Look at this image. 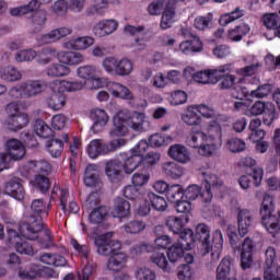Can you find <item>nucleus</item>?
Segmentation results:
<instances>
[{
	"mask_svg": "<svg viewBox=\"0 0 280 280\" xmlns=\"http://www.w3.org/2000/svg\"><path fill=\"white\" fill-rule=\"evenodd\" d=\"M195 107L201 117L212 120L207 127L192 130L187 138V145L197 150L200 156H213L222 148V124L229 121V118L222 115L215 116V109L206 104L195 105Z\"/></svg>",
	"mask_w": 280,
	"mask_h": 280,
	"instance_id": "nucleus-1",
	"label": "nucleus"
},
{
	"mask_svg": "<svg viewBox=\"0 0 280 280\" xmlns=\"http://www.w3.org/2000/svg\"><path fill=\"white\" fill-rule=\"evenodd\" d=\"M96 253L103 257H110L107 261L108 270L119 272L126 268L128 264V255L121 250V242L113 240V232H107L94 237Z\"/></svg>",
	"mask_w": 280,
	"mask_h": 280,
	"instance_id": "nucleus-2",
	"label": "nucleus"
},
{
	"mask_svg": "<svg viewBox=\"0 0 280 280\" xmlns=\"http://www.w3.org/2000/svg\"><path fill=\"white\" fill-rule=\"evenodd\" d=\"M129 128L135 132H145L150 128L148 117L143 112L120 110L113 119V128L109 130L110 139L114 137H126Z\"/></svg>",
	"mask_w": 280,
	"mask_h": 280,
	"instance_id": "nucleus-3",
	"label": "nucleus"
},
{
	"mask_svg": "<svg viewBox=\"0 0 280 280\" xmlns=\"http://www.w3.org/2000/svg\"><path fill=\"white\" fill-rule=\"evenodd\" d=\"M196 236L201 242L200 245V255H209L211 252V261L206 264L208 270H213L215 264L220 260V255H222V248L224 244V236L220 230L214 231L213 233V246H211L209 240L211 237V230L209 226L203 223H199L196 228Z\"/></svg>",
	"mask_w": 280,
	"mask_h": 280,
	"instance_id": "nucleus-4",
	"label": "nucleus"
},
{
	"mask_svg": "<svg viewBox=\"0 0 280 280\" xmlns=\"http://www.w3.org/2000/svg\"><path fill=\"white\" fill-rule=\"evenodd\" d=\"M52 94L46 98V104L51 110H62L67 104V96L62 93H75L86 86V81L54 80L48 84Z\"/></svg>",
	"mask_w": 280,
	"mask_h": 280,
	"instance_id": "nucleus-5",
	"label": "nucleus"
},
{
	"mask_svg": "<svg viewBox=\"0 0 280 280\" xmlns=\"http://www.w3.org/2000/svg\"><path fill=\"white\" fill-rule=\"evenodd\" d=\"M57 60L59 63H52L45 69L48 78H67V75H71L70 67L82 65L86 58L80 51L61 50L57 54Z\"/></svg>",
	"mask_w": 280,
	"mask_h": 280,
	"instance_id": "nucleus-6",
	"label": "nucleus"
},
{
	"mask_svg": "<svg viewBox=\"0 0 280 280\" xmlns=\"http://www.w3.org/2000/svg\"><path fill=\"white\" fill-rule=\"evenodd\" d=\"M31 209L33 211V214L28 217L26 223L20 224L19 231L20 235H22V237H25L26 240H38V234L40 233V231H43V229H45L43 218L39 215L40 213H45V211H47V208L45 207V201H43L42 199H36L32 202Z\"/></svg>",
	"mask_w": 280,
	"mask_h": 280,
	"instance_id": "nucleus-7",
	"label": "nucleus"
},
{
	"mask_svg": "<svg viewBox=\"0 0 280 280\" xmlns=\"http://www.w3.org/2000/svg\"><path fill=\"white\" fill-rule=\"evenodd\" d=\"M7 119L4 126L10 132H19L30 126V114L21 112V102L12 101L4 106Z\"/></svg>",
	"mask_w": 280,
	"mask_h": 280,
	"instance_id": "nucleus-8",
	"label": "nucleus"
},
{
	"mask_svg": "<svg viewBox=\"0 0 280 280\" xmlns=\"http://www.w3.org/2000/svg\"><path fill=\"white\" fill-rule=\"evenodd\" d=\"M4 148L7 152L0 153V172L10 170L13 161H23L26 154L25 144L19 139H9Z\"/></svg>",
	"mask_w": 280,
	"mask_h": 280,
	"instance_id": "nucleus-9",
	"label": "nucleus"
},
{
	"mask_svg": "<svg viewBox=\"0 0 280 280\" xmlns=\"http://www.w3.org/2000/svg\"><path fill=\"white\" fill-rule=\"evenodd\" d=\"M233 71H235L233 63H225L213 70L196 72L192 80L198 84H218L225 73H233Z\"/></svg>",
	"mask_w": 280,
	"mask_h": 280,
	"instance_id": "nucleus-10",
	"label": "nucleus"
},
{
	"mask_svg": "<svg viewBox=\"0 0 280 280\" xmlns=\"http://www.w3.org/2000/svg\"><path fill=\"white\" fill-rule=\"evenodd\" d=\"M246 117H257L264 115V124L266 126H271L272 121L277 119L275 104L268 102L264 103L257 101L252 107L245 110Z\"/></svg>",
	"mask_w": 280,
	"mask_h": 280,
	"instance_id": "nucleus-11",
	"label": "nucleus"
},
{
	"mask_svg": "<svg viewBox=\"0 0 280 280\" xmlns=\"http://www.w3.org/2000/svg\"><path fill=\"white\" fill-rule=\"evenodd\" d=\"M203 188L201 190V198L203 202H211L213 200V191H221L224 189V182L213 173L203 174Z\"/></svg>",
	"mask_w": 280,
	"mask_h": 280,
	"instance_id": "nucleus-12",
	"label": "nucleus"
},
{
	"mask_svg": "<svg viewBox=\"0 0 280 280\" xmlns=\"http://www.w3.org/2000/svg\"><path fill=\"white\" fill-rule=\"evenodd\" d=\"M119 30V21L115 19L101 20L93 26V34L97 38H106Z\"/></svg>",
	"mask_w": 280,
	"mask_h": 280,
	"instance_id": "nucleus-13",
	"label": "nucleus"
},
{
	"mask_svg": "<svg viewBox=\"0 0 280 280\" xmlns=\"http://www.w3.org/2000/svg\"><path fill=\"white\" fill-rule=\"evenodd\" d=\"M71 34H73V28H71V26H61L42 35L39 43H42V45H51V43H58V40L71 36Z\"/></svg>",
	"mask_w": 280,
	"mask_h": 280,
	"instance_id": "nucleus-14",
	"label": "nucleus"
},
{
	"mask_svg": "<svg viewBox=\"0 0 280 280\" xmlns=\"http://www.w3.org/2000/svg\"><path fill=\"white\" fill-rule=\"evenodd\" d=\"M95 38L91 36L73 37L61 44L63 49H69V51H84L94 45Z\"/></svg>",
	"mask_w": 280,
	"mask_h": 280,
	"instance_id": "nucleus-15",
	"label": "nucleus"
},
{
	"mask_svg": "<svg viewBox=\"0 0 280 280\" xmlns=\"http://www.w3.org/2000/svg\"><path fill=\"white\" fill-rule=\"evenodd\" d=\"M91 119L93 120V125L91 130L94 135H100V132L104 131L106 128L109 117L106 110L102 108H94L91 110Z\"/></svg>",
	"mask_w": 280,
	"mask_h": 280,
	"instance_id": "nucleus-16",
	"label": "nucleus"
},
{
	"mask_svg": "<svg viewBox=\"0 0 280 280\" xmlns=\"http://www.w3.org/2000/svg\"><path fill=\"white\" fill-rule=\"evenodd\" d=\"M254 224L255 218L253 217V212L247 209L240 210L237 215V229L241 237L248 235Z\"/></svg>",
	"mask_w": 280,
	"mask_h": 280,
	"instance_id": "nucleus-17",
	"label": "nucleus"
},
{
	"mask_svg": "<svg viewBox=\"0 0 280 280\" xmlns=\"http://www.w3.org/2000/svg\"><path fill=\"white\" fill-rule=\"evenodd\" d=\"M167 154L170 159H173V161H176V163H180L182 165L191 163V152L183 144L171 145Z\"/></svg>",
	"mask_w": 280,
	"mask_h": 280,
	"instance_id": "nucleus-18",
	"label": "nucleus"
},
{
	"mask_svg": "<svg viewBox=\"0 0 280 280\" xmlns=\"http://www.w3.org/2000/svg\"><path fill=\"white\" fill-rule=\"evenodd\" d=\"M24 86V96L25 100H32L33 97H38L45 93V81L43 80H27L22 82Z\"/></svg>",
	"mask_w": 280,
	"mask_h": 280,
	"instance_id": "nucleus-19",
	"label": "nucleus"
},
{
	"mask_svg": "<svg viewBox=\"0 0 280 280\" xmlns=\"http://www.w3.org/2000/svg\"><path fill=\"white\" fill-rule=\"evenodd\" d=\"M255 248V243L253 238L246 237L242 243L241 248V266L243 270H248L253 266V249Z\"/></svg>",
	"mask_w": 280,
	"mask_h": 280,
	"instance_id": "nucleus-20",
	"label": "nucleus"
},
{
	"mask_svg": "<svg viewBox=\"0 0 280 280\" xmlns=\"http://www.w3.org/2000/svg\"><path fill=\"white\" fill-rule=\"evenodd\" d=\"M3 192L15 200H23V198H25V188H23V184H21V178L19 177L12 178L5 183Z\"/></svg>",
	"mask_w": 280,
	"mask_h": 280,
	"instance_id": "nucleus-21",
	"label": "nucleus"
},
{
	"mask_svg": "<svg viewBox=\"0 0 280 280\" xmlns=\"http://www.w3.org/2000/svg\"><path fill=\"white\" fill-rule=\"evenodd\" d=\"M202 50V40L196 35H191L189 39L182 42L178 46V51L185 56L198 54Z\"/></svg>",
	"mask_w": 280,
	"mask_h": 280,
	"instance_id": "nucleus-22",
	"label": "nucleus"
},
{
	"mask_svg": "<svg viewBox=\"0 0 280 280\" xmlns=\"http://www.w3.org/2000/svg\"><path fill=\"white\" fill-rule=\"evenodd\" d=\"M150 261L166 275L174 272V267L170 262V258L163 252H153L150 255Z\"/></svg>",
	"mask_w": 280,
	"mask_h": 280,
	"instance_id": "nucleus-23",
	"label": "nucleus"
},
{
	"mask_svg": "<svg viewBox=\"0 0 280 280\" xmlns=\"http://www.w3.org/2000/svg\"><path fill=\"white\" fill-rule=\"evenodd\" d=\"M233 275H235V262L231 257L223 258L217 267V279L231 280Z\"/></svg>",
	"mask_w": 280,
	"mask_h": 280,
	"instance_id": "nucleus-24",
	"label": "nucleus"
},
{
	"mask_svg": "<svg viewBox=\"0 0 280 280\" xmlns=\"http://www.w3.org/2000/svg\"><path fill=\"white\" fill-rule=\"evenodd\" d=\"M275 211V198L268 194H266L262 198V202L260 206V215H261V224H270L272 220V213Z\"/></svg>",
	"mask_w": 280,
	"mask_h": 280,
	"instance_id": "nucleus-25",
	"label": "nucleus"
},
{
	"mask_svg": "<svg viewBox=\"0 0 280 280\" xmlns=\"http://www.w3.org/2000/svg\"><path fill=\"white\" fill-rule=\"evenodd\" d=\"M245 61L247 62V66L237 69V75H242L243 78H250V75H255L259 69H261V63L258 61L257 57L253 55L247 56Z\"/></svg>",
	"mask_w": 280,
	"mask_h": 280,
	"instance_id": "nucleus-26",
	"label": "nucleus"
},
{
	"mask_svg": "<svg viewBox=\"0 0 280 280\" xmlns=\"http://www.w3.org/2000/svg\"><path fill=\"white\" fill-rule=\"evenodd\" d=\"M187 222H189V215H186L185 218L172 215L166 219L165 224L171 233L179 235V233H183Z\"/></svg>",
	"mask_w": 280,
	"mask_h": 280,
	"instance_id": "nucleus-27",
	"label": "nucleus"
},
{
	"mask_svg": "<svg viewBox=\"0 0 280 280\" xmlns=\"http://www.w3.org/2000/svg\"><path fill=\"white\" fill-rule=\"evenodd\" d=\"M119 163L125 174H132V172H135V170H137L141 163H143V158L132 154L126 158L122 155L121 160H119Z\"/></svg>",
	"mask_w": 280,
	"mask_h": 280,
	"instance_id": "nucleus-28",
	"label": "nucleus"
},
{
	"mask_svg": "<svg viewBox=\"0 0 280 280\" xmlns=\"http://www.w3.org/2000/svg\"><path fill=\"white\" fill-rule=\"evenodd\" d=\"M276 259L277 250L275 247L269 246L265 252L264 280H275V276H270V270H272Z\"/></svg>",
	"mask_w": 280,
	"mask_h": 280,
	"instance_id": "nucleus-29",
	"label": "nucleus"
},
{
	"mask_svg": "<svg viewBox=\"0 0 280 280\" xmlns=\"http://www.w3.org/2000/svg\"><path fill=\"white\" fill-rule=\"evenodd\" d=\"M0 78L4 82H19L23 79V73H21L19 68L9 65L0 69Z\"/></svg>",
	"mask_w": 280,
	"mask_h": 280,
	"instance_id": "nucleus-30",
	"label": "nucleus"
},
{
	"mask_svg": "<svg viewBox=\"0 0 280 280\" xmlns=\"http://www.w3.org/2000/svg\"><path fill=\"white\" fill-rule=\"evenodd\" d=\"M110 214L113 218H128L130 215V202L120 197L116 198Z\"/></svg>",
	"mask_w": 280,
	"mask_h": 280,
	"instance_id": "nucleus-31",
	"label": "nucleus"
},
{
	"mask_svg": "<svg viewBox=\"0 0 280 280\" xmlns=\"http://www.w3.org/2000/svg\"><path fill=\"white\" fill-rule=\"evenodd\" d=\"M182 121L186 124V126H200V124H202V118L198 115L196 105H189L186 108V113L182 114Z\"/></svg>",
	"mask_w": 280,
	"mask_h": 280,
	"instance_id": "nucleus-32",
	"label": "nucleus"
},
{
	"mask_svg": "<svg viewBox=\"0 0 280 280\" xmlns=\"http://www.w3.org/2000/svg\"><path fill=\"white\" fill-rule=\"evenodd\" d=\"M40 8V1L31 0L27 4L15 7L10 9L11 16H25V14H32Z\"/></svg>",
	"mask_w": 280,
	"mask_h": 280,
	"instance_id": "nucleus-33",
	"label": "nucleus"
},
{
	"mask_svg": "<svg viewBox=\"0 0 280 280\" xmlns=\"http://www.w3.org/2000/svg\"><path fill=\"white\" fill-rule=\"evenodd\" d=\"M174 23H176V9L173 2L162 12L160 27L161 30H170Z\"/></svg>",
	"mask_w": 280,
	"mask_h": 280,
	"instance_id": "nucleus-34",
	"label": "nucleus"
},
{
	"mask_svg": "<svg viewBox=\"0 0 280 280\" xmlns=\"http://www.w3.org/2000/svg\"><path fill=\"white\" fill-rule=\"evenodd\" d=\"M90 159H97L101 154H108L106 151V143L102 139H94L88 144L86 149Z\"/></svg>",
	"mask_w": 280,
	"mask_h": 280,
	"instance_id": "nucleus-35",
	"label": "nucleus"
},
{
	"mask_svg": "<svg viewBox=\"0 0 280 280\" xmlns=\"http://www.w3.org/2000/svg\"><path fill=\"white\" fill-rule=\"evenodd\" d=\"M173 3L174 0H153L149 3L147 12L150 16H161L163 11Z\"/></svg>",
	"mask_w": 280,
	"mask_h": 280,
	"instance_id": "nucleus-36",
	"label": "nucleus"
},
{
	"mask_svg": "<svg viewBox=\"0 0 280 280\" xmlns=\"http://www.w3.org/2000/svg\"><path fill=\"white\" fill-rule=\"evenodd\" d=\"M121 172H124V170L121 168V163L119 162V159L110 160L106 163L105 174L112 183L117 180V178L121 176Z\"/></svg>",
	"mask_w": 280,
	"mask_h": 280,
	"instance_id": "nucleus-37",
	"label": "nucleus"
},
{
	"mask_svg": "<svg viewBox=\"0 0 280 280\" xmlns=\"http://www.w3.org/2000/svg\"><path fill=\"white\" fill-rule=\"evenodd\" d=\"M84 185H86V187H97V185H100V171H97V165L90 164L86 166Z\"/></svg>",
	"mask_w": 280,
	"mask_h": 280,
	"instance_id": "nucleus-38",
	"label": "nucleus"
},
{
	"mask_svg": "<svg viewBox=\"0 0 280 280\" xmlns=\"http://www.w3.org/2000/svg\"><path fill=\"white\" fill-rule=\"evenodd\" d=\"M108 91L113 97H120V100H132V93L130 90L120 83H109Z\"/></svg>",
	"mask_w": 280,
	"mask_h": 280,
	"instance_id": "nucleus-39",
	"label": "nucleus"
},
{
	"mask_svg": "<svg viewBox=\"0 0 280 280\" xmlns=\"http://www.w3.org/2000/svg\"><path fill=\"white\" fill-rule=\"evenodd\" d=\"M162 170L166 176L173 178V180H178L185 174V168L175 162H166L162 165Z\"/></svg>",
	"mask_w": 280,
	"mask_h": 280,
	"instance_id": "nucleus-40",
	"label": "nucleus"
},
{
	"mask_svg": "<svg viewBox=\"0 0 280 280\" xmlns=\"http://www.w3.org/2000/svg\"><path fill=\"white\" fill-rule=\"evenodd\" d=\"M58 51L54 47H45L37 54V62L38 65H49L54 62L56 58H58Z\"/></svg>",
	"mask_w": 280,
	"mask_h": 280,
	"instance_id": "nucleus-41",
	"label": "nucleus"
},
{
	"mask_svg": "<svg viewBox=\"0 0 280 280\" xmlns=\"http://www.w3.org/2000/svg\"><path fill=\"white\" fill-rule=\"evenodd\" d=\"M262 23L267 30H273L275 36L280 38V22L277 13H267L262 16Z\"/></svg>",
	"mask_w": 280,
	"mask_h": 280,
	"instance_id": "nucleus-42",
	"label": "nucleus"
},
{
	"mask_svg": "<svg viewBox=\"0 0 280 280\" xmlns=\"http://www.w3.org/2000/svg\"><path fill=\"white\" fill-rule=\"evenodd\" d=\"M39 261L42 264H46V266H66L67 259H65L59 254H52V253H45L39 257Z\"/></svg>",
	"mask_w": 280,
	"mask_h": 280,
	"instance_id": "nucleus-43",
	"label": "nucleus"
},
{
	"mask_svg": "<svg viewBox=\"0 0 280 280\" xmlns=\"http://www.w3.org/2000/svg\"><path fill=\"white\" fill-rule=\"evenodd\" d=\"M183 246H185V244L175 243L168 247L166 255L171 265L176 264L178 259L185 257V249Z\"/></svg>",
	"mask_w": 280,
	"mask_h": 280,
	"instance_id": "nucleus-44",
	"label": "nucleus"
},
{
	"mask_svg": "<svg viewBox=\"0 0 280 280\" xmlns=\"http://www.w3.org/2000/svg\"><path fill=\"white\" fill-rule=\"evenodd\" d=\"M46 150L54 159H58L62 155L65 150V143L60 139H51L46 141Z\"/></svg>",
	"mask_w": 280,
	"mask_h": 280,
	"instance_id": "nucleus-45",
	"label": "nucleus"
},
{
	"mask_svg": "<svg viewBox=\"0 0 280 280\" xmlns=\"http://www.w3.org/2000/svg\"><path fill=\"white\" fill-rule=\"evenodd\" d=\"M147 200H149V205H151L155 211H165V209H167V200L153 191L147 194Z\"/></svg>",
	"mask_w": 280,
	"mask_h": 280,
	"instance_id": "nucleus-46",
	"label": "nucleus"
},
{
	"mask_svg": "<svg viewBox=\"0 0 280 280\" xmlns=\"http://www.w3.org/2000/svg\"><path fill=\"white\" fill-rule=\"evenodd\" d=\"M247 34H250V26H248V24H241L235 28L230 30L228 36L230 40L240 43V40H242V38H244V36Z\"/></svg>",
	"mask_w": 280,
	"mask_h": 280,
	"instance_id": "nucleus-47",
	"label": "nucleus"
},
{
	"mask_svg": "<svg viewBox=\"0 0 280 280\" xmlns=\"http://www.w3.org/2000/svg\"><path fill=\"white\" fill-rule=\"evenodd\" d=\"M145 226L147 224L143 220H131L124 224L122 229L130 235H139V233H143V231H145Z\"/></svg>",
	"mask_w": 280,
	"mask_h": 280,
	"instance_id": "nucleus-48",
	"label": "nucleus"
},
{
	"mask_svg": "<svg viewBox=\"0 0 280 280\" xmlns=\"http://www.w3.org/2000/svg\"><path fill=\"white\" fill-rule=\"evenodd\" d=\"M135 69L132 61L128 58L118 59L116 66V75L121 78L130 75Z\"/></svg>",
	"mask_w": 280,
	"mask_h": 280,
	"instance_id": "nucleus-49",
	"label": "nucleus"
},
{
	"mask_svg": "<svg viewBox=\"0 0 280 280\" xmlns=\"http://www.w3.org/2000/svg\"><path fill=\"white\" fill-rule=\"evenodd\" d=\"M77 78H80V80H90L94 75L97 74V68L93 65H85V66H80L75 70Z\"/></svg>",
	"mask_w": 280,
	"mask_h": 280,
	"instance_id": "nucleus-50",
	"label": "nucleus"
},
{
	"mask_svg": "<svg viewBox=\"0 0 280 280\" xmlns=\"http://www.w3.org/2000/svg\"><path fill=\"white\" fill-rule=\"evenodd\" d=\"M38 52L33 48L21 49L15 52L14 60L18 62H32V60L36 59Z\"/></svg>",
	"mask_w": 280,
	"mask_h": 280,
	"instance_id": "nucleus-51",
	"label": "nucleus"
},
{
	"mask_svg": "<svg viewBox=\"0 0 280 280\" xmlns=\"http://www.w3.org/2000/svg\"><path fill=\"white\" fill-rule=\"evenodd\" d=\"M35 135L42 137L43 139H49L54 136L51 127L45 124V120H36L34 125Z\"/></svg>",
	"mask_w": 280,
	"mask_h": 280,
	"instance_id": "nucleus-52",
	"label": "nucleus"
},
{
	"mask_svg": "<svg viewBox=\"0 0 280 280\" xmlns=\"http://www.w3.org/2000/svg\"><path fill=\"white\" fill-rule=\"evenodd\" d=\"M225 148L229 152L236 154L237 152H244V150H246V142L240 138H230L225 142Z\"/></svg>",
	"mask_w": 280,
	"mask_h": 280,
	"instance_id": "nucleus-53",
	"label": "nucleus"
},
{
	"mask_svg": "<svg viewBox=\"0 0 280 280\" xmlns=\"http://www.w3.org/2000/svg\"><path fill=\"white\" fill-rule=\"evenodd\" d=\"M107 215L108 209L104 206H101L90 213L89 220L92 224H100L104 222V218H106Z\"/></svg>",
	"mask_w": 280,
	"mask_h": 280,
	"instance_id": "nucleus-54",
	"label": "nucleus"
},
{
	"mask_svg": "<svg viewBox=\"0 0 280 280\" xmlns=\"http://www.w3.org/2000/svg\"><path fill=\"white\" fill-rule=\"evenodd\" d=\"M242 16H244V10L236 8L234 11L222 15L219 20V23L222 26H226L229 23H233V21L242 19Z\"/></svg>",
	"mask_w": 280,
	"mask_h": 280,
	"instance_id": "nucleus-55",
	"label": "nucleus"
},
{
	"mask_svg": "<svg viewBox=\"0 0 280 280\" xmlns=\"http://www.w3.org/2000/svg\"><path fill=\"white\" fill-rule=\"evenodd\" d=\"M106 10H108V1L93 0L92 8L88 9V14H98V16H104Z\"/></svg>",
	"mask_w": 280,
	"mask_h": 280,
	"instance_id": "nucleus-56",
	"label": "nucleus"
},
{
	"mask_svg": "<svg viewBox=\"0 0 280 280\" xmlns=\"http://www.w3.org/2000/svg\"><path fill=\"white\" fill-rule=\"evenodd\" d=\"M31 184L33 185V187H35V189H39V191H42L43 194H45V191H48L51 185L49 183V178L45 175H36L34 179L31 180Z\"/></svg>",
	"mask_w": 280,
	"mask_h": 280,
	"instance_id": "nucleus-57",
	"label": "nucleus"
},
{
	"mask_svg": "<svg viewBox=\"0 0 280 280\" xmlns=\"http://www.w3.org/2000/svg\"><path fill=\"white\" fill-rule=\"evenodd\" d=\"M172 142V136H162L160 133L152 135L149 138V143L152 148H161L163 145H170Z\"/></svg>",
	"mask_w": 280,
	"mask_h": 280,
	"instance_id": "nucleus-58",
	"label": "nucleus"
},
{
	"mask_svg": "<svg viewBox=\"0 0 280 280\" xmlns=\"http://www.w3.org/2000/svg\"><path fill=\"white\" fill-rule=\"evenodd\" d=\"M135 277L137 280H156V271L149 267H138Z\"/></svg>",
	"mask_w": 280,
	"mask_h": 280,
	"instance_id": "nucleus-59",
	"label": "nucleus"
},
{
	"mask_svg": "<svg viewBox=\"0 0 280 280\" xmlns=\"http://www.w3.org/2000/svg\"><path fill=\"white\" fill-rule=\"evenodd\" d=\"M38 244L43 249L52 248V246H56V243H54V236L49 230H44V232L40 233Z\"/></svg>",
	"mask_w": 280,
	"mask_h": 280,
	"instance_id": "nucleus-60",
	"label": "nucleus"
},
{
	"mask_svg": "<svg viewBox=\"0 0 280 280\" xmlns=\"http://www.w3.org/2000/svg\"><path fill=\"white\" fill-rule=\"evenodd\" d=\"M183 186L180 185H173V186H168V189L166 191V197L167 200H170V202H177L180 200V198H183Z\"/></svg>",
	"mask_w": 280,
	"mask_h": 280,
	"instance_id": "nucleus-61",
	"label": "nucleus"
},
{
	"mask_svg": "<svg viewBox=\"0 0 280 280\" xmlns=\"http://www.w3.org/2000/svg\"><path fill=\"white\" fill-rule=\"evenodd\" d=\"M33 27L39 32V30H43L45 27V24L47 23V12L45 10H40L36 12L32 18Z\"/></svg>",
	"mask_w": 280,
	"mask_h": 280,
	"instance_id": "nucleus-62",
	"label": "nucleus"
},
{
	"mask_svg": "<svg viewBox=\"0 0 280 280\" xmlns=\"http://www.w3.org/2000/svg\"><path fill=\"white\" fill-rule=\"evenodd\" d=\"M171 106H180L182 104H187V93L182 90H177L171 93L168 97Z\"/></svg>",
	"mask_w": 280,
	"mask_h": 280,
	"instance_id": "nucleus-63",
	"label": "nucleus"
},
{
	"mask_svg": "<svg viewBox=\"0 0 280 280\" xmlns=\"http://www.w3.org/2000/svg\"><path fill=\"white\" fill-rule=\"evenodd\" d=\"M124 196L125 198H128V200H141V198H143V190L137 188V186L132 184L125 187Z\"/></svg>",
	"mask_w": 280,
	"mask_h": 280,
	"instance_id": "nucleus-64",
	"label": "nucleus"
}]
</instances>
